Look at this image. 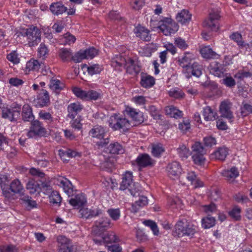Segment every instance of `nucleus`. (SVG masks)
<instances>
[{"label":"nucleus","mask_w":252,"mask_h":252,"mask_svg":"<svg viewBox=\"0 0 252 252\" xmlns=\"http://www.w3.org/2000/svg\"><path fill=\"white\" fill-rule=\"evenodd\" d=\"M124 66L126 69V72L130 74L138 73L140 71L139 66L136 64L133 60L129 58H127L126 64Z\"/></svg>","instance_id":"nucleus-28"},{"label":"nucleus","mask_w":252,"mask_h":252,"mask_svg":"<svg viewBox=\"0 0 252 252\" xmlns=\"http://www.w3.org/2000/svg\"><path fill=\"white\" fill-rule=\"evenodd\" d=\"M58 252H72L73 246L71 241L64 236H59L57 238Z\"/></svg>","instance_id":"nucleus-11"},{"label":"nucleus","mask_w":252,"mask_h":252,"mask_svg":"<svg viewBox=\"0 0 252 252\" xmlns=\"http://www.w3.org/2000/svg\"><path fill=\"white\" fill-rule=\"evenodd\" d=\"M165 111L166 114L170 117L178 119L182 117V112L173 105L166 107Z\"/></svg>","instance_id":"nucleus-36"},{"label":"nucleus","mask_w":252,"mask_h":252,"mask_svg":"<svg viewBox=\"0 0 252 252\" xmlns=\"http://www.w3.org/2000/svg\"><path fill=\"white\" fill-rule=\"evenodd\" d=\"M228 154V149L226 147H220L213 154H211L212 159H217L220 161L225 160Z\"/></svg>","instance_id":"nucleus-30"},{"label":"nucleus","mask_w":252,"mask_h":252,"mask_svg":"<svg viewBox=\"0 0 252 252\" xmlns=\"http://www.w3.org/2000/svg\"><path fill=\"white\" fill-rule=\"evenodd\" d=\"M220 112L222 117L231 120L233 118V113L230 110V107L227 103L222 102L220 106Z\"/></svg>","instance_id":"nucleus-32"},{"label":"nucleus","mask_w":252,"mask_h":252,"mask_svg":"<svg viewBox=\"0 0 252 252\" xmlns=\"http://www.w3.org/2000/svg\"><path fill=\"white\" fill-rule=\"evenodd\" d=\"M107 212L113 220L116 221L120 219L121 213L119 209L110 208L107 210Z\"/></svg>","instance_id":"nucleus-59"},{"label":"nucleus","mask_w":252,"mask_h":252,"mask_svg":"<svg viewBox=\"0 0 252 252\" xmlns=\"http://www.w3.org/2000/svg\"><path fill=\"white\" fill-rule=\"evenodd\" d=\"M168 94L170 96L176 99L183 98L185 96V93L179 89H172L169 92Z\"/></svg>","instance_id":"nucleus-58"},{"label":"nucleus","mask_w":252,"mask_h":252,"mask_svg":"<svg viewBox=\"0 0 252 252\" xmlns=\"http://www.w3.org/2000/svg\"><path fill=\"white\" fill-rule=\"evenodd\" d=\"M144 5V0H131L130 2L131 8L135 10H140Z\"/></svg>","instance_id":"nucleus-63"},{"label":"nucleus","mask_w":252,"mask_h":252,"mask_svg":"<svg viewBox=\"0 0 252 252\" xmlns=\"http://www.w3.org/2000/svg\"><path fill=\"white\" fill-rule=\"evenodd\" d=\"M210 72L216 76L221 77L223 76L224 69L222 65L216 61L212 62L209 66Z\"/></svg>","instance_id":"nucleus-29"},{"label":"nucleus","mask_w":252,"mask_h":252,"mask_svg":"<svg viewBox=\"0 0 252 252\" xmlns=\"http://www.w3.org/2000/svg\"><path fill=\"white\" fill-rule=\"evenodd\" d=\"M62 40L63 44L70 45L75 42L76 38L70 33L67 32L63 35Z\"/></svg>","instance_id":"nucleus-57"},{"label":"nucleus","mask_w":252,"mask_h":252,"mask_svg":"<svg viewBox=\"0 0 252 252\" xmlns=\"http://www.w3.org/2000/svg\"><path fill=\"white\" fill-rule=\"evenodd\" d=\"M21 106L16 103H13L10 107H3L2 109V117L8 119L10 121H16L20 119Z\"/></svg>","instance_id":"nucleus-5"},{"label":"nucleus","mask_w":252,"mask_h":252,"mask_svg":"<svg viewBox=\"0 0 252 252\" xmlns=\"http://www.w3.org/2000/svg\"><path fill=\"white\" fill-rule=\"evenodd\" d=\"M109 126L114 130L128 129L131 126L126 118L115 114L110 118Z\"/></svg>","instance_id":"nucleus-8"},{"label":"nucleus","mask_w":252,"mask_h":252,"mask_svg":"<svg viewBox=\"0 0 252 252\" xmlns=\"http://www.w3.org/2000/svg\"><path fill=\"white\" fill-rule=\"evenodd\" d=\"M47 130L42 123L38 120H32L31 123L30 129L27 133V136L31 138L44 136Z\"/></svg>","instance_id":"nucleus-7"},{"label":"nucleus","mask_w":252,"mask_h":252,"mask_svg":"<svg viewBox=\"0 0 252 252\" xmlns=\"http://www.w3.org/2000/svg\"><path fill=\"white\" fill-rule=\"evenodd\" d=\"M151 153L155 158H159L165 151L163 145L160 143H154L151 144Z\"/></svg>","instance_id":"nucleus-34"},{"label":"nucleus","mask_w":252,"mask_h":252,"mask_svg":"<svg viewBox=\"0 0 252 252\" xmlns=\"http://www.w3.org/2000/svg\"><path fill=\"white\" fill-rule=\"evenodd\" d=\"M86 198L82 193L75 194L69 200V204L76 208H79L86 203Z\"/></svg>","instance_id":"nucleus-18"},{"label":"nucleus","mask_w":252,"mask_h":252,"mask_svg":"<svg viewBox=\"0 0 252 252\" xmlns=\"http://www.w3.org/2000/svg\"><path fill=\"white\" fill-rule=\"evenodd\" d=\"M33 102L36 107L48 106L50 103V96L48 92L42 89L40 92L37 93L36 98L34 99Z\"/></svg>","instance_id":"nucleus-10"},{"label":"nucleus","mask_w":252,"mask_h":252,"mask_svg":"<svg viewBox=\"0 0 252 252\" xmlns=\"http://www.w3.org/2000/svg\"><path fill=\"white\" fill-rule=\"evenodd\" d=\"M229 37L231 39L236 42L237 45L241 47H244L246 46L245 42L243 40L242 35L237 32H233L230 35Z\"/></svg>","instance_id":"nucleus-49"},{"label":"nucleus","mask_w":252,"mask_h":252,"mask_svg":"<svg viewBox=\"0 0 252 252\" xmlns=\"http://www.w3.org/2000/svg\"><path fill=\"white\" fill-rule=\"evenodd\" d=\"M23 203L25 204L28 210H31L37 207V203L35 201L32 200V197L28 195L24 196L20 199Z\"/></svg>","instance_id":"nucleus-45"},{"label":"nucleus","mask_w":252,"mask_h":252,"mask_svg":"<svg viewBox=\"0 0 252 252\" xmlns=\"http://www.w3.org/2000/svg\"><path fill=\"white\" fill-rule=\"evenodd\" d=\"M144 224L148 227H149L152 230L155 235H158L159 233V230L156 223L151 220H146L143 222Z\"/></svg>","instance_id":"nucleus-61"},{"label":"nucleus","mask_w":252,"mask_h":252,"mask_svg":"<svg viewBox=\"0 0 252 252\" xmlns=\"http://www.w3.org/2000/svg\"><path fill=\"white\" fill-rule=\"evenodd\" d=\"M200 53L202 56L206 59L218 58L219 55L214 52L209 47H204L201 49Z\"/></svg>","instance_id":"nucleus-39"},{"label":"nucleus","mask_w":252,"mask_h":252,"mask_svg":"<svg viewBox=\"0 0 252 252\" xmlns=\"http://www.w3.org/2000/svg\"><path fill=\"white\" fill-rule=\"evenodd\" d=\"M191 19V14L188 10L183 9L179 12L176 16V19L178 22L182 25L188 24Z\"/></svg>","instance_id":"nucleus-27"},{"label":"nucleus","mask_w":252,"mask_h":252,"mask_svg":"<svg viewBox=\"0 0 252 252\" xmlns=\"http://www.w3.org/2000/svg\"><path fill=\"white\" fill-rule=\"evenodd\" d=\"M155 83V78L146 73L141 74L140 85L145 88L152 87Z\"/></svg>","instance_id":"nucleus-31"},{"label":"nucleus","mask_w":252,"mask_h":252,"mask_svg":"<svg viewBox=\"0 0 252 252\" xmlns=\"http://www.w3.org/2000/svg\"><path fill=\"white\" fill-rule=\"evenodd\" d=\"M59 56L63 62H67L72 60V53L70 49L62 48L59 51Z\"/></svg>","instance_id":"nucleus-42"},{"label":"nucleus","mask_w":252,"mask_h":252,"mask_svg":"<svg viewBox=\"0 0 252 252\" xmlns=\"http://www.w3.org/2000/svg\"><path fill=\"white\" fill-rule=\"evenodd\" d=\"M177 152L179 156L183 159H186L190 155V151L188 148L185 145H181L177 149Z\"/></svg>","instance_id":"nucleus-47"},{"label":"nucleus","mask_w":252,"mask_h":252,"mask_svg":"<svg viewBox=\"0 0 252 252\" xmlns=\"http://www.w3.org/2000/svg\"><path fill=\"white\" fill-rule=\"evenodd\" d=\"M112 226L111 220L107 217L101 218L95 222V226L100 231H104Z\"/></svg>","instance_id":"nucleus-25"},{"label":"nucleus","mask_w":252,"mask_h":252,"mask_svg":"<svg viewBox=\"0 0 252 252\" xmlns=\"http://www.w3.org/2000/svg\"><path fill=\"white\" fill-rule=\"evenodd\" d=\"M134 32L137 37L144 41H150L151 36L149 35L150 31L144 27L139 25L135 28Z\"/></svg>","instance_id":"nucleus-24"},{"label":"nucleus","mask_w":252,"mask_h":252,"mask_svg":"<svg viewBox=\"0 0 252 252\" xmlns=\"http://www.w3.org/2000/svg\"><path fill=\"white\" fill-rule=\"evenodd\" d=\"M108 149L109 153L113 154H119L123 152L122 146L118 142L110 144Z\"/></svg>","instance_id":"nucleus-50"},{"label":"nucleus","mask_w":252,"mask_h":252,"mask_svg":"<svg viewBox=\"0 0 252 252\" xmlns=\"http://www.w3.org/2000/svg\"><path fill=\"white\" fill-rule=\"evenodd\" d=\"M103 213V210L99 208L89 209L87 208L84 207L81 208L79 211L80 217L86 219H89L99 216L102 215Z\"/></svg>","instance_id":"nucleus-15"},{"label":"nucleus","mask_w":252,"mask_h":252,"mask_svg":"<svg viewBox=\"0 0 252 252\" xmlns=\"http://www.w3.org/2000/svg\"><path fill=\"white\" fill-rule=\"evenodd\" d=\"M39 118L44 120L48 125L52 124L54 122V118L52 114L45 110H40L38 113Z\"/></svg>","instance_id":"nucleus-46"},{"label":"nucleus","mask_w":252,"mask_h":252,"mask_svg":"<svg viewBox=\"0 0 252 252\" xmlns=\"http://www.w3.org/2000/svg\"><path fill=\"white\" fill-rule=\"evenodd\" d=\"M8 191L10 193V199L13 198L14 193H20L24 189V188L18 179L13 180L10 183L9 186L8 187Z\"/></svg>","instance_id":"nucleus-19"},{"label":"nucleus","mask_w":252,"mask_h":252,"mask_svg":"<svg viewBox=\"0 0 252 252\" xmlns=\"http://www.w3.org/2000/svg\"><path fill=\"white\" fill-rule=\"evenodd\" d=\"M26 189L31 194H33L40 191V185L34 180L30 179L26 185Z\"/></svg>","instance_id":"nucleus-38"},{"label":"nucleus","mask_w":252,"mask_h":252,"mask_svg":"<svg viewBox=\"0 0 252 252\" xmlns=\"http://www.w3.org/2000/svg\"><path fill=\"white\" fill-rule=\"evenodd\" d=\"M182 68V72L187 78L192 76L199 77L202 74L201 67L197 63H193L191 65Z\"/></svg>","instance_id":"nucleus-12"},{"label":"nucleus","mask_w":252,"mask_h":252,"mask_svg":"<svg viewBox=\"0 0 252 252\" xmlns=\"http://www.w3.org/2000/svg\"><path fill=\"white\" fill-rule=\"evenodd\" d=\"M220 17L218 11H212L210 13L208 18L203 21L202 25L210 31L217 32L219 29V21Z\"/></svg>","instance_id":"nucleus-9"},{"label":"nucleus","mask_w":252,"mask_h":252,"mask_svg":"<svg viewBox=\"0 0 252 252\" xmlns=\"http://www.w3.org/2000/svg\"><path fill=\"white\" fill-rule=\"evenodd\" d=\"M125 191L126 193L130 194L133 197L139 196L141 193L139 186H136L135 184H132L130 187L127 188L126 190Z\"/></svg>","instance_id":"nucleus-52"},{"label":"nucleus","mask_w":252,"mask_h":252,"mask_svg":"<svg viewBox=\"0 0 252 252\" xmlns=\"http://www.w3.org/2000/svg\"><path fill=\"white\" fill-rule=\"evenodd\" d=\"M59 153L62 158L65 156L68 158H74L77 156H80L79 153L70 149H66L65 151L60 150Z\"/></svg>","instance_id":"nucleus-55"},{"label":"nucleus","mask_w":252,"mask_h":252,"mask_svg":"<svg viewBox=\"0 0 252 252\" xmlns=\"http://www.w3.org/2000/svg\"><path fill=\"white\" fill-rule=\"evenodd\" d=\"M192 159L195 164L202 165L204 163V155L206 150L200 142H196L191 146Z\"/></svg>","instance_id":"nucleus-4"},{"label":"nucleus","mask_w":252,"mask_h":252,"mask_svg":"<svg viewBox=\"0 0 252 252\" xmlns=\"http://www.w3.org/2000/svg\"><path fill=\"white\" fill-rule=\"evenodd\" d=\"M139 169L153 166L155 161L147 154H141L135 161Z\"/></svg>","instance_id":"nucleus-14"},{"label":"nucleus","mask_w":252,"mask_h":252,"mask_svg":"<svg viewBox=\"0 0 252 252\" xmlns=\"http://www.w3.org/2000/svg\"><path fill=\"white\" fill-rule=\"evenodd\" d=\"M166 170L168 177L175 180L179 177L182 169L180 164L178 162L173 161L167 165Z\"/></svg>","instance_id":"nucleus-13"},{"label":"nucleus","mask_w":252,"mask_h":252,"mask_svg":"<svg viewBox=\"0 0 252 252\" xmlns=\"http://www.w3.org/2000/svg\"><path fill=\"white\" fill-rule=\"evenodd\" d=\"M83 108V106L79 102L71 103L67 106V117L71 119H74L78 116Z\"/></svg>","instance_id":"nucleus-17"},{"label":"nucleus","mask_w":252,"mask_h":252,"mask_svg":"<svg viewBox=\"0 0 252 252\" xmlns=\"http://www.w3.org/2000/svg\"><path fill=\"white\" fill-rule=\"evenodd\" d=\"M59 181L60 183L59 185L63 188L64 192L69 197L73 196L74 195L72 185L69 180L65 178L59 180Z\"/></svg>","instance_id":"nucleus-33"},{"label":"nucleus","mask_w":252,"mask_h":252,"mask_svg":"<svg viewBox=\"0 0 252 252\" xmlns=\"http://www.w3.org/2000/svg\"><path fill=\"white\" fill-rule=\"evenodd\" d=\"M196 226L189 222L186 219L180 220L174 226L173 235L178 237H192L196 232Z\"/></svg>","instance_id":"nucleus-1"},{"label":"nucleus","mask_w":252,"mask_h":252,"mask_svg":"<svg viewBox=\"0 0 252 252\" xmlns=\"http://www.w3.org/2000/svg\"><path fill=\"white\" fill-rule=\"evenodd\" d=\"M203 116L206 121H214L218 118L217 112L213 111L210 106H206L203 109Z\"/></svg>","instance_id":"nucleus-37"},{"label":"nucleus","mask_w":252,"mask_h":252,"mask_svg":"<svg viewBox=\"0 0 252 252\" xmlns=\"http://www.w3.org/2000/svg\"><path fill=\"white\" fill-rule=\"evenodd\" d=\"M89 135L93 138H96L102 140L97 142L96 144L101 147H104L109 143V138H105L106 134L105 129L101 126H94L89 131Z\"/></svg>","instance_id":"nucleus-6"},{"label":"nucleus","mask_w":252,"mask_h":252,"mask_svg":"<svg viewBox=\"0 0 252 252\" xmlns=\"http://www.w3.org/2000/svg\"><path fill=\"white\" fill-rule=\"evenodd\" d=\"M21 116L22 119L25 122H30L33 120L34 116L32 113V109L28 104H25L23 106Z\"/></svg>","instance_id":"nucleus-26"},{"label":"nucleus","mask_w":252,"mask_h":252,"mask_svg":"<svg viewBox=\"0 0 252 252\" xmlns=\"http://www.w3.org/2000/svg\"><path fill=\"white\" fill-rule=\"evenodd\" d=\"M49 54V50L44 43H41L38 49V56L42 59L46 58Z\"/></svg>","instance_id":"nucleus-54"},{"label":"nucleus","mask_w":252,"mask_h":252,"mask_svg":"<svg viewBox=\"0 0 252 252\" xmlns=\"http://www.w3.org/2000/svg\"><path fill=\"white\" fill-rule=\"evenodd\" d=\"M193 55L189 53H186L184 57L178 60L179 65L182 67H186L191 65L193 59Z\"/></svg>","instance_id":"nucleus-41"},{"label":"nucleus","mask_w":252,"mask_h":252,"mask_svg":"<svg viewBox=\"0 0 252 252\" xmlns=\"http://www.w3.org/2000/svg\"><path fill=\"white\" fill-rule=\"evenodd\" d=\"M20 35L27 37L29 46H34L40 41L41 31L36 27H32L23 30L18 36Z\"/></svg>","instance_id":"nucleus-2"},{"label":"nucleus","mask_w":252,"mask_h":252,"mask_svg":"<svg viewBox=\"0 0 252 252\" xmlns=\"http://www.w3.org/2000/svg\"><path fill=\"white\" fill-rule=\"evenodd\" d=\"M72 92L77 97L84 100H87V91H85L80 88L75 87L73 88Z\"/></svg>","instance_id":"nucleus-60"},{"label":"nucleus","mask_w":252,"mask_h":252,"mask_svg":"<svg viewBox=\"0 0 252 252\" xmlns=\"http://www.w3.org/2000/svg\"><path fill=\"white\" fill-rule=\"evenodd\" d=\"M9 177L5 174L0 176V186L2 191L3 196L8 199H10V193L8 191V187L10 184Z\"/></svg>","instance_id":"nucleus-20"},{"label":"nucleus","mask_w":252,"mask_h":252,"mask_svg":"<svg viewBox=\"0 0 252 252\" xmlns=\"http://www.w3.org/2000/svg\"><path fill=\"white\" fill-rule=\"evenodd\" d=\"M132 173L130 171H126L123 175L122 181L120 184V189L121 190H126L127 189L130 187L133 184Z\"/></svg>","instance_id":"nucleus-21"},{"label":"nucleus","mask_w":252,"mask_h":252,"mask_svg":"<svg viewBox=\"0 0 252 252\" xmlns=\"http://www.w3.org/2000/svg\"><path fill=\"white\" fill-rule=\"evenodd\" d=\"M241 210L238 207H234L229 212V216L236 220H240L241 219Z\"/></svg>","instance_id":"nucleus-64"},{"label":"nucleus","mask_w":252,"mask_h":252,"mask_svg":"<svg viewBox=\"0 0 252 252\" xmlns=\"http://www.w3.org/2000/svg\"><path fill=\"white\" fill-rule=\"evenodd\" d=\"M50 202L53 204L60 205L62 201V197L59 193L57 191H52L49 196Z\"/></svg>","instance_id":"nucleus-53"},{"label":"nucleus","mask_w":252,"mask_h":252,"mask_svg":"<svg viewBox=\"0 0 252 252\" xmlns=\"http://www.w3.org/2000/svg\"><path fill=\"white\" fill-rule=\"evenodd\" d=\"M64 85L60 80L52 78L50 81V88L56 93L63 89Z\"/></svg>","instance_id":"nucleus-43"},{"label":"nucleus","mask_w":252,"mask_h":252,"mask_svg":"<svg viewBox=\"0 0 252 252\" xmlns=\"http://www.w3.org/2000/svg\"><path fill=\"white\" fill-rule=\"evenodd\" d=\"M101 66L98 64H93L87 67V71L89 74L93 75L94 74H97L100 73L102 70Z\"/></svg>","instance_id":"nucleus-56"},{"label":"nucleus","mask_w":252,"mask_h":252,"mask_svg":"<svg viewBox=\"0 0 252 252\" xmlns=\"http://www.w3.org/2000/svg\"><path fill=\"white\" fill-rule=\"evenodd\" d=\"M103 243L107 245L112 244L113 243H117L120 240L114 232H109L102 237Z\"/></svg>","instance_id":"nucleus-35"},{"label":"nucleus","mask_w":252,"mask_h":252,"mask_svg":"<svg viewBox=\"0 0 252 252\" xmlns=\"http://www.w3.org/2000/svg\"><path fill=\"white\" fill-rule=\"evenodd\" d=\"M221 174L226 180L229 183H232L239 176V173L238 169L234 166L230 169L223 170Z\"/></svg>","instance_id":"nucleus-22"},{"label":"nucleus","mask_w":252,"mask_h":252,"mask_svg":"<svg viewBox=\"0 0 252 252\" xmlns=\"http://www.w3.org/2000/svg\"><path fill=\"white\" fill-rule=\"evenodd\" d=\"M125 113L137 124H140L144 121L143 113L139 110L127 106L125 110Z\"/></svg>","instance_id":"nucleus-16"},{"label":"nucleus","mask_w":252,"mask_h":252,"mask_svg":"<svg viewBox=\"0 0 252 252\" xmlns=\"http://www.w3.org/2000/svg\"><path fill=\"white\" fill-rule=\"evenodd\" d=\"M148 204V199L145 196H140L139 198L137 201L132 205V209L137 212V210L139 207H143Z\"/></svg>","instance_id":"nucleus-48"},{"label":"nucleus","mask_w":252,"mask_h":252,"mask_svg":"<svg viewBox=\"0 0 252 252\" xmlns=\"http://www.w3.org/2000/svg\"><path fill=\"white\" fill-rule=\"evenodd\" d=\"M252 114V106L248 103H243L241 107V114L242 117H246Z\"/></svg>","instance_id":"nucleus-62"},{"label":"nucleus","mask_w":252,"mask_h":252,"mask_svg":"<svg viewBox=\"0 0 252 252\" xmlns=\"http://www.w3.org/2000/svg\"><path fill=\"white\" fill-rule=\"evenodd\" d=\"M40 64L39 62L33 59H31L27 63L26 68L29 71H37L40 68Z\"/></svg>","instance_id":"nucleus-51"},{"label":"nucleus","mask_w":252,"mask_h":252,"mask_svg":"<svg viewBox=\"0 0 252 252\" xmlns=\"http://www.w3.org/2000/svg\"><path fill=\"white\" fill-rule=\"evenodd\" d=\"M158 28L165 35L175 33L179 29L178 24L171 18L165 17L158 22Z\"/></svg>","instance_id":"nucleus-3"},{"label":"nucleus","mask_w":252,"mask_h":252,"mask_svg":"<svg viewBox=\"0 0 252 252\" xmlns=\"http://www.w3.org/2000/svg\"><path fill=\"white\" fill-rule=\"evenodd\" d=\"M49 9L54 15L63 14L67 10V8L61 1L54 2L50 5Z\"/></svg>","instance_id":"nucleus-23"},{"label":"nucleus","mask_w":252,"mask_h":252,"mask_svg":"<svg viewBox=\"0 0 252 252\" xmlns=\"http://www.w3.org/2000/svg\"><path fill=\"white\" fill-rule=\"evenodd\" d=\"M201 222L202 227L204 229H208L215 225L216 220L214 217L208 215L206 217L202 219Z\"/></svg>","instance_id":"nucleus-44"},{"label":"nucleus","mask_w":252,"mask_h":252,"mask_svg":"<svg viewBox=\"0 0 252 252\" xmlns=\"http://www.w3.org/2000/svg\"><path fill=\"white\" fill-rule=\"evenodd\" d=\"M127 58H124L122 55H115L112 59L111 64L115 67L124 66L126 64Z\"/></svg>","instance_id":"nucleus-40"}]
</instances>
